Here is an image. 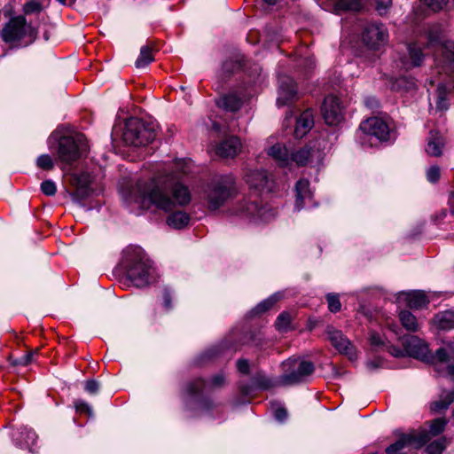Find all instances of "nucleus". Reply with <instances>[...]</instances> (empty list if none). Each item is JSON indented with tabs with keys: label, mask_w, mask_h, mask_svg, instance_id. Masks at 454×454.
<instances>
[{
	"label": "nucleus",
	"mask_w": 454,
	"mask_h": 454,
	"mask_svg": "<svg viewBox=\"0 0 454 454\" xmlns=\"http://www.w3.org/2000/svg\"><path fill=\"white\" fill-rule=\"evenodd\" d=\"M291 321L290 314L283 312L278 317L275 325L278 331L286 332L289 328Z\"/></svg>",
	"instance_id": "nucleus-37"
},
{
	"label": "nucleus",
	"mask_w": 454,
	"mask_h": 454,
	"mask_svg": "<svg viewBox=\"0 0 454 454\" xmlns=\"http://www.w3.org/2000/svg\"><path fill=\"white\" fill-rule=\"evenodd\" d=\"M236 214L243 217L251 218L254 222H268L276 215L272 208L259 207L254 202L247 201L240 206Z\"/></svg>",
	"instance_id": "nucleus-12"
},
{
	"label": "nucleus",
	"mask_w": 454,
	"mask_h": 454,
	"mask_svg": "<svg viewBox=\"0 0 454 454\" xmlns=\"http://www.w3.org/2000/svg\"><path fill=\"white\" fill-rule=\"evenodd\" d=\"M122 264L134 286L144 287L150 283L153 270V263L141 247H128L124 251Z\"/></svg>",
	"instance_id": "nucleus-2"
},
{
	"label": "nucleus",
	"mask_w": 454,
	"mask_h": 454,
	"mask_svg": "<svg viewBox=\"0 0 454 454\" xmlns=\"http://www.w3.org/2000/svg\"><path fill=\"white\" fill-rule=\"evenodd\" d=\"M407 304L411 309H422L427 306L429 300L423 291L403 293Z\"/></svg>",
	"instance_id": "nucleus-28"
},
{
	"label": "nucleus",
	"mask_w": 454,
	"mask_h": 454,
	"mask_svg": "<svg viewBox=\"0 0 454 454\" xmlns=\"http://www.w3.org/2000/svg\"><path fill=\"white\" fill-rule=\"evenodd\" d=\"M154 129L137 118L126 121L122 137L126 145L138 147L145 146L154 140Z\"/></svg>",
	"instance_id": "nucleus-6"
},
{
	"label": "nucleus",
	"mask_w": 454,
	"mask_h": 454,
	"mask_svg": "<svg viewBox=\"0 0 454 454\" xmlns=\"http://www.w3.org/2000/svg\"><path fill=\"white\" fill-rule=\"evenodd\" d=\"M365 104L370 108H373L374 106H378V103H377V101L374 98H368V99H366Z\"/></svg>",
	"instance_id": "nucleus-59"
},
{
	"label": "nucleus",
	"mask_w": 454,
	"mask_h": 454,
	"mask_svg": "<svg viewBox=\"0 0 454 454\" xmlns=\"http://www.w3.org/2000/svg\"><path fill=\"white\" fill-rule=\"evenodd\" d=\"M296 202L295 208L301 210L304 207H313L316 203L313 202V195L309 190V183L306 179H301L296 183Z\"/></svg>",
	"instance_id": "nucleus-16"
},
{
	"label": "nucleus",
	"mask_w": 454,
	"mask_h": 454,
	"mask_svg": "<svg viewBox=\"0 0 454 454\" xmlns=\"http://www.w3.org/2000/svg\"><path fill=\"white\" fill-rule=\"evenodd\" d=\"M437 92H438V98H437V102H436L437 108L440 110H444L447 108V104H446L447 89H446L445 85L442 84V83L439 84L437 86Z\"/></svg>",
	"instance_id": "nucleus-39"
},
{
	"label": "nucleus",
	"mask_w": 454,
	"mask_h": 454,
	"mask_svg": "<svg viewBox=\"0 0 454 454\" xmlns=\"http://www.w3.org/2000/svg\"><path fill=\"white\" fill-rule=\"evenodd\" d=\"M74 407H75V410L77 412L86 413L89 416H91V414H92V410H91L90 406L86 402H84L82 400L75 401Z\"/></svg>",
	"instance_id": "nucleus-46"
},
{
	"label": "nucleus",
	"mask_w": 454,
	"mask_h": 454,
	"mask_svg": "<svg viewBox=\"0 0 454 454\" xmlns=\"http://www.w3.org/2000/svg\"><path fill=\"white\" fill-rule=\"evenodd\" d=\"M402 325L408 331L416 332L419 328V323L416 317L408 310H402L399 314Z\"/></svg>",
	"instance_id": "nucleus-33"
},
{
	"label": "nucleus",
	"mask_w": 454,
	"mask_h": 454,
	"mask_svg": "<svg viewBox=\"0 0 454 454\" xmlns=\"http://www.w3.org/2000/svg\"><path fill=\"white\" fill-rule=\"evenodd\" d=\"M284 373L280 377L283 385H296L307 381L315 371L312 362L290 358L282 364Z\"/></svg>",
	"instance_id": "nucleus-7"
},
{
	"label": "nucleus",
	"mask_w": 454,
	"mask_h": 454,
	"mask_svg": "<svg viewBox=\"0 0 454 454\" xmlns=\"http://www.w3.org/2000/svg\"><path fill=\"white\" fill-rule=\"evenodd\" d=\"M391 0H375L376 10L380 15L387 12L391 6Z\"/></svg>",
	"instance_id": "nucleus-47"
},
{
	"label": "nucleus",
	"mask_w": 454,
	"mask_h": 454,
	"mask_svg": "<svg viewBox=\"0 0 454 454\" xmlns=\"http://www.w3.org/2000/svg\"><path fill=\"white\" fill-rule=\"evenodd\" d=\"M41 9H42L41 4H39L38 2H35V1L28 2V3L25 4V5L23 7V10H24L25 13H27V14L39 12L41 11Z\"/></svg>",
	"instance_id": "nucleus-50"
},
{
	"label": "nucleus",
	"mask_w": 454,
	"mask_h": 454,
	"mask_svg": "<svg viewBox=\"0 0 454 454\" xmlns=\"http://www.w3.org/2000/svg\"><path fill=\"white\" fill-rule=\"evenodd\" d=\"M316 151L311 146H305L295 151H291L290 167L293 164L305 166L315 156Z\"/></svg>",
	"instance_id": "nucleus-25"
},
{
	"label": "nucleus",
	"mask_w": 454,
	"mask_h": 454,
	"mask_svg": "<svg viewBox=\"0 0 454 454\" xmlns=\"http://www.w3.org/2000/svg\"><path fill=\"white\" fill-rule=\"evenodd\" d=\"M190 216L183 211H176L169 215L167 223L175 229H182L189 224Z\"/></svg>",
	"instance_id": "nucleus-31"
},
{
	"label": "nucleus",
	"mask_w": 454,
	"mask_h": 454,
	"mask_svg": "<svg viewBox=\"0 0 454 454\" xmlns=\"http://www.w3.org/2000/svg\"><path fill=\"white\" fill-rule=\"evenodd\" d=\"M408 56L401 59L403 68L410 69L414 67H419L422 64L425 54L422 49L417 43H411L406 45Z\"/></svg>",
	"instance_id": "nucleus-21"
},
{
	"label": "nucleus",
	"mask_w": 454,
	"mask_h": 454,
	"mask_svg": "<svg viewBox=\"0 0 454 454\" xmlns=\"http://www.w3.org/2000/svg\"><path fill=\"white\" fill-rule=\"evenodd\" d=\"M329 340L332 345L340 353L352 358L355 356L354 347L349 340L345 337L341 332L335 329L328 330Z\"/></svg>",
	"instance_id": "nucleus-19"
},
{
	"label": "nucleus",
	"mask_w": 454,
	"mask_h": 454,
	"mask_svg": "<svg viewBox=\"0 0 454 454\" xmlns=\"http://www.w3.org/2000/svg\"><path fill=\"white\" fill-rule=\"evenodd\" d=\"M240 151V140L234 136L225 138L215 147V153L221 158H234Z\"/></svg>",
	"instance_id": "nucleus-18"
},
{
	"label": "nucleus",
	"mask_w": 454,
	"mask_h": 454,
	"mask_svg": "<svg viewBox=\"0 0 454 454\" xmlns=\"http://www.w3.org/2000/svg\"><path fill=\"white\" fill-rule=\"evenodd\" d=\"M445 449V440L439 439L433 442H431L427 447V452L428 454H442L443 450Z\"/></svg>",
	"instance_id": "nucleus-41"
},
{
	"label": "nucleus",
	"mask_w": 454,
	"mask_h": 454,
	"mask_svg": "<svg viewBox=\"0 0 454 454\" xmlns=\"http://www.w3.org/2000/svg\"><path fill=\"white\" fill-rule=\"evenodd\" d=\"M453 401L454 392L443 391L440 396V399L431 403V410L435 412H440L446 410Z\"/></svg>",
	"instance_id": "nucleus-32"
},
{
	"label": "nucleus",
	"mask_w": 454,
	"mask_h": 454,
	"mask_svg": "<svg viewBox=\"0 0 454 454\" xmlns=\"http://www.w3.org/2000/svg\"><path fill=\"white\" fill-rule=\"evenodd\" d=\"M440 176V168L438 166H431L427 171V178L430 183H436Z\"/></svg>",
	"instance_id": "nucleus-45"
},
{
	"label": "nucleus",
	"mask_w": 454,
	"mask_h": 454,
	"mask_svg": "<svg viewBox=\"0 0 454 454\" xmlns=\"http://www.w3.org/2000/svg\"><path fill=\"white\" fill-rule=\"evenodd\" d=\"M424 3L429 10L437 12L444 9L449 0H424Z\"/></svg>",
	"instance_id": "nucleus-40"
},
{
	"label": "nucleus",
	"mask_w": 454,
	"mask_h": 454,
	"mask_svg": "<svg viewBox=\"0 0 454 454\" xmlns=\"http://www.w3.org/2000/svg\"><path fill=\"white\" fill-rule=\"evenodd\" d=\"M444 144V138L439 131L431 130L427 140L426 153L429 156L439 157L442 154Z\"/></svg>",
	"instance_id": "nucleus-23"
},
{
	"label": "nucleus",
	"mask_w": 454,
	"mask_h": 454,
	"mask_svg": "<svg viewBox=\"0 0 454 454\" xmlns=\"http://www.w3.org/2000/svg\"><path fill=\"white\" fill-rule=\"evenodd\" d=\"M333 11L340 14L344 12H359L363 8L361 0H333Z\"/></svg>",
	"instance_id": "nucleus-29"
},
{
	"label": "nucleus",
	"mask_w": 454,
	"mask_h": 454,
	"mask_svg": "<svg viewBox=\"0 0 454 454\" xmlns=\"http://www.w3.org/2000/svg\"><path fill=\"white\" fill-rule=\"evenodd\" d=\"M16 441L20 448L28 449L32 453L35 451L34 446L37 442V435L34 430L26 427H22L20 432V436L16 438Z\"/></svg>",
	"instance_id": "nucleus-26"
},
{
	"label": "nucleus",
	"mask_w": 454,
	"mask_h": 454,
	"mask_svg": "<svg viewBox=\"0 0 454 454\" xmlns=\"http://www.w3.org/2000/svg\"><path fill=\"white\" fill-rule=\"evenodd\" d=\"M75 2V0H63V4L71 5Z\"/></svg>",
	"instance_id": "nucleus-60"
},
{
	"label": "nucleus",
	"mask_w": 454,
	"mask_h": 454,
	"mask_svg": "<svg viewBox=\"0 0 454 454\" xmlns=\"http://www.w3.org/2000/svg\"><path fill=\"white\" fill-rule=\"evenodd\" d=\"M388 39L387 27L381 23H369L362 32L363 43L371 50H379Z\"/></svg>",
	"instance_id": "nucleus-10"
},
{
	"label": "nucleus",
	"mask_w": 454,
	"mask_h": 454,
	"mask_svg": "<svg viewBox=\"0 0 454 454\" xmlns=\"http://www.w3.org/2000/svg\"><path fill=\"white\" fill-rule=\"evenodd\" d=\"M274 417L279 422H284L287 419V411L282 406H278L274 411Z\"/></svg>",
	"instance_id": "nucleus-51"
},
{
	"label": "nucleus",
	"mask_w": 454,
	"mask_h": 454,
	"mask_svg": "<svg viewBox=\"0 0 454 454\" xmlns=\"http://www.w3.org/2000/svg\"><path fill=\"white\" fill-rule=\"evenodd\" d=\"M434 325L444 331L454 329V311L444 310L438 312L433 318Z\"/></svg>",
	"instance_id": "nucleus-27"
},
{
	"label": "nucleus",
	"mask_w": 454,
	"mask_h": 454,
	"mask_svg": "<svg viewBox=\"0 0 454 454\" xmlns=\"http://www.w3.org/2000/svg\"><path fill=\"white\" fill-rule=\"evenodd\" d=\"M223 69L227 70V63L223 64Z\"/></svg>",
	"instance_id": "nucleus-64"
},
{
	"label": "nucleus",
	"mask_w": 454,
	"mask_h": 454,
	"mask_svg": "<svg viewBox=\"0 0 454 454\" xmlns=\"http://www.w3.org/2000/svg\"><path fill=\"white\" fill-rule=\"evenodd\" d=\"M41 191L46 196H53L57 192L56 184L51 180H45L41 184Z\"/></svg>",
	"instance_id": "nucleus-44"
},
{
	"label": "nucleus",
	"mask_w": 454,
	"mask_h": 454,
	"mask_svg": "<svg viewBox=\"0 0 454 454\" xmlns=\"http://www.w3.org/2000/svg\"><path fill=\"white\" fill-rule=\"evenodd\" d=\"M443 29L441 25L434 24L428 27L427 40L430 44L441 43Z\"/></svg>",
	"instance_id": "nucleus-35"
},
{
	"label": "nucleus",
	"mask_w": 454,
	"mask_h": 454,
	"mask_svg": "<svg viewBox=\"0 0 454 454\" xmlns=\"http://www.w3.org/2000/svg\"><path fill=\"white\" fill-rule=\"evenodd\" d=\"M153 60L152 50L148 46H143L140 50V54L136 60V67L137 68L145 67Z\"/></svg>",
	"instance_id": "nucleus-34"
},
{
	"label": "nucleus",
	"mask_w": 454,
	"mask_h": 454,
	"mask_svg": "<svg viewBox=\"0 0 454 454\" xmlns=\"http://www.w3.org/2000/svg\"><path fill=\"white\" fill-rule=\"evenodd\" d=\"M241 104V98L238 97L234 93L223 95L217 100V105L219 107L231 112H234L239 109Z\"/></svg>",
	"instance_id": "nucleus-30"
},
{
	"label": "nucleus",
	"mask_w": 454,
	"mask_h": 454,
	"mask_svg": "<svg viewBox=\"0 0 454 454\" xmlns=\"http://www.w3.org/2000/svg\"><path fill=\"white\" fill-rule=\"evenodd\" d=\"M245 180L251 189L262 192H270L273 189V181L265 170H248Z\"/></svg>",
	"instance_id": "nucleus-14"
},
{
	"label": "nucleus",
	"mask_w": 454,
	"mask_h": 454,
	"mask_svg": "<svg viewBox=\"0 0 454 454\" xmlns=\"http://www.w3.org/2000/svg\"><path fill=\"white\" fill-rule=\"evenodd\" d=\"M214 128H215V129H219V126H218V125H216V124H214Z\"/></svg>",
	"instance_id": "nucleus-63"
},
{
	"label": "nucleus",
	"mask_w": 454,
	"mask_h": 454,
	"mask_svg": "<svg viewBox=\"0 0 454 454\" xmlns=\"http://www.w3.org/2000/svg\"><path fill=\"white\" fill-rule=\"evenodd\" d=\"M237 368L241 373L247 374L249 372V364L246 359H239L237 362Z\"/></svg>",
	"instance_id": "nucleus-55"
},
{
	"label": "nucleus",
	"mask_w": 454,
	"mask_h": 454,
	"mask_svg": "<svg viewBox=\"0 0 454 454\" xmlns=\"http://www.w3.org/2000/svg\"><path fill=\"white\" fill-rule=\"evenodd\" d=\"M88 150V143L83 134L64 136L59 140L58 159L64 165H71L79 160Z\"/></svg>",
	"instance_id": "nucleus-5"
},
{
	"label": "nucleus",
	"mask_w": 454,
	"mask_h": 454,
	"mask_svg": "<svg viewBox=\"0 0 454 454\" xmlns=\"http://www.w3.org/2000/svg\"><path fill=\"white\" fill-rule=\"evenodd\" d=\"M84 389L90 395H95L99 390V383L95 380H89L84 384Z\"/></svg>",
	"instance_id": "nucleus-49"
},
{
	"label": "nucleus",
	"mask_w": 454,
	"mask_h": 454,
	"mask_svg": "<svg viewBox=\"0 0 454 454\" xmlns=\"http://www.w3.org/2000/svg\"><path fill=\"white\" fill-rule=\"evenodd\" d=\"M279 299L278 294H274L270 298L264 300L260 302L254 309V311L258 314L268 310Z\"/></svg>",
	"instance_id": "nucleus-38"
},
{
	"label": "nucleus",
	"mask_w": 454,
	"mask_h": 454,
	"mask_svg": "<svg viewBox=\"0 0 454 454\" xmlns=\"http://www.w3.org/2000/svg\"><path fill=\"white\" fill-rule=\"evenodd\" d=\"M314 125V114L311 109L305 110L298 118L294 135L297 138L303 137Z\"/></svg>",
	"instance_id": "nucleus-24"
},
{
	"label": "nucleus",
	"mask_w": 454,
	"mask_h": 454,
	"mask_svg": "<svg viewBox=\"0 0 454 454\" xmlns=\"http://www.w3.org/2000/svg\"><path fill=\"white\" fill-rule=\"evenodd\" d=\"M163 299H164V306L167 309H170L171 308V297H170V293L168 290H165L164 294H163Z\"/></svg>",
	"instance_id": "nucleus-57"
},
{
	"label": "nucleus",
	"mask_w": 454,
	"mask_h": 454,
	"mask_svg": "<svg viewBox=\"0 0 454 454\" xmlns=\"http://www.w3.org/2000/svg\"><path fill=\"white\" fill-rule=\"evenodd\" d=\"M297 98V90L294 80L289 76L279 78L277 104L278 106H287Z\"/></svg>",
	"instance_id": "nucleus-15"
},
{
	"label": "nucleus",
	"mask_w": 454,
	"mask_h": 454,
	"mask_svg": "<svg viewBox=\"0 0 454 454\" xmlns=\"http://www.w3.org/2000/svg\"><path fill=\"white\" fill-rule=\"evenodd\" d=\"M190 161L176 160L174 171H164L153 178L138 180L134 188L124 195V200L131 209H149L155 207L163 211H170L176 206H185L191 201V192L187 186L178 180V174H186Z\"/></svg>",
	"instance_id": "nucleus-1"
},
{
	"label": "nucleus",
	"mask_w": 454,
	"mask_h": 454,
	"mask_svg": "<svg viewBox=\"0 0 454 454\" xmlns=\"http://www.w3.org/2000/svg\"><path fill=\"white\" fill-rule=\"evenodd\" d=\"M406 355L421 361H429L432 358L427 344L417 336L410 335L403 340Z\"/></svg>",
	"instance_id": "nucleus-13"
},
{
	"label": "nucleus",
	"mask_w": 454,
	"mask_h": 454,
	"mask_svg": "<svg viewBox=\"0 0 454 454\" xmlns=\"http://www.w3.org/2000/svg\"><path fill=\"white\" fill-rule=\"evenodd\" d=\"M35 28L27 24L26 19L22 16L12 18L1 32L3 40L7 43H15L26 40L25 44H28L35 41Z\"/></svg>",
	"instance_id": "nucleus-8"
},
{
	"label": "nucleus",
	"mask_w": 454,
	"mask_h": 454,
	"mask_svg": "<svg viewBox=\"0 0 454 454\" xmlns=\"http://www.w3.org/2000/svg\"><path fill=\"white\" fill-rule=\"evenodd\" d=\"M387 349L389 352V354H391L393 356H395V357H401V356H407L406 352H405V348H403L402 349L395 346L390 345V346H387Z\"/></svg>",
	"instance_id": "nucleus-52"
},
{
	"label": "nucleus",
	"mask_w": 454,
	"mask_h": 454,
	"mask_svg": "<svg viewBox=\"0 0 454 454\" xmlns=\"http://www.w3.org/2000/svg\"><path fill=\"white\" fill-rule=\"evenodd\" d=\"M370 342L375 348L384 347L385 343L380 334L376 333H371Z\"/></svg>",
	"instance_id": "nucleus-53"
},
{
	"label": "nucleus",
	"mask_w": 454,
	"mask_h": 454,
	"mask_svg": "<svg viewBox=\"0 0 454 454\" xmlns=\"http://www.w3.org/2000/svg\"><path fill=\"white\" fill-rule=\"evenodd\" d=\"M225 382V376L223 373L215 375L208 383H206L203 380L199 379L194 382H192L187 387V392L189 395H193L202 392L207 387H220Z\"/></svg>",
	"instance_id": "nucleus-22"
},
{
	"label": "nucleus",
	"mask_w": 454,
	"mask_h": 454,
	"mask_svg": "<svg viewBox=\"0 0 454 454\" xmlns=\"http://www.w3.org/2000/svg\"><path fill=\"white\" fill-rule=\"evenodd\" d=\"M200 406L202 410L207 411L212 407V403L210 402L205 400V401L200 402Z\"/></svg>",
	"instance_id": "nucleus-58"
},
{
	"label": "nucleus",
	"mask_w": 454,
	"mask_h": 454,
	"mask_svg": "<svg viewBox=\"0 0 454 454\" xmlns=\"http://www.w3.org/2000/svg\"><path fill=\"white\" fill-rule=\"evenodd\" d=\"M446 424V419L442 418L435 419L431 422L429 431L422 429L403 434L395 443L387 448L386 452L387 454H398L406 447L419 449L427 443L432 436L441 434Z\"/></svg>",
	"instance_id": "nucleus-3"
},
{
	"label": "nucleus",
	"mask_w": 454,
	"mask_h": 454,
	"mask_svg": "<svg viewBox=\"0 0 454 454\" xmlns=\"http://www.w3.org/2000/svg\"><path fill=\"white\" fill-rule=\"evenodd\" d=\"M37 166L44 170H50L53 168V160L49 154H42L37 158Z\"/></svg>",
	"instance_id": "nucleus-43"
},
{
	"label": "nucleus",
	"mask_w": 454,
	"mask_h": 454,
	"mask_svg": "<svg viewBox=\"0 0 454 454\" xmlns=\"http://www.w3.org/2000/svg\"><path fill=\"white\" fill-rule=\"evenodd\" d=\"M434 359L438 362L437 370L442 371L443 367L446 370V374L454 377V344L446 348H439Z\"/></svg>",
	"instance_id": "nucleus-20"
},
{
	"label": "nucleus",
	"mask_w": 454,
	"mask_h": 454,
	"mask_svg": "<svg viewBox=\"0 0 454 454\" xmlns=\"http://www.w3.org/2000/svg\"><path fill=\"white\" fill-rule=\"evenodd\" d=\"M390 137V129L387 123L379 117H372L364 121L360 124V133L357 134V138L362 145L369 142L370 146L374 145L372 140L375 142L387 141Z\"/></svg>",
	"instance_id": "nucleus-9"
},
{
	"label": "nucleus",
	"mask_w": 454,
	"mask_h": 454,
	"mask_svg": "<svg viewBox=\"0 0 454 454\" xmlns=\"http://www.w3.org/2000/svg\"><path fill=\"white\" fill-rule=\"evenodd\" d=\"M257 385L262 389H268L274 386L273 381L270 379L262 377L257 380Z\"/></svg>",
	"instance_id": "nucleus-54"
},
{
	"label": "nucleus",
	"mask_w": 454,
	"mask_h": 454,
	"mask_svg": "<svg viewBox=\"0 0 454 454\" xmlns=\"http://www.w3.org/2000/svg\"><path fill=\"white\" fill-rule=\"evenodd\" d=\"M442 50H444V52L446 54V58L454 63V43L450 41L445 42L442 45Z\"/></svg>",
	"instance_id": "nucleus-48"
},
{
	"label": "nucleus",
	"mask_w": 454,
	"mask_h": 454,
	"mask_svg": "<svg viewBox=\"0 0 454 454\" xmlns=\"http://www.w3.org/2000/svg\"><path fill=\"white\" fill-rule=\"evenodd\" d=\"M326 300L328 302V308L330 311L335 313L340 310L341 304L339 299V295L335 294H328L326 295Z\"/></svg>",
	"instance_id": "nucleus-42"
},
{
	"label": "nucleus",
	"mask_w": 454,
	"mask_h": 454,
	"mask_svg": "<svg viewBox=\"0 0 454 454\" xmlns=\"http://www.w3.org/2000/svg\"><path fill=\"white\" fill-rule=\"evenodd\" d=\"M33 356H34V353H28L23 356H21L19 360V364H21V365H27L28 364H30L33 360Z\"/></svg>",
	"instance_id": "nucleus-56"
},
{
	"label": "nucleus",
	"mask_w": 454,
	"mask_h": 454,
	"mask_svg": "<svg viewBox=\"0 0 454 454\" xmlns=\"http://www.w3.org/2000/svg\"><path fill=\"white\" fill-rule=\"evenodd\" d=\"M263 1L270 5H274L277 3V0H263Z\"/></svg>",
	"instance_id": "nucleus-61"
},
{
	"label": "nucleus",
	"mask_w": 454,
	"mask_h": 454,
	"mask_svg": "<svg viewBox=\"0 0 454 454\" xmlns=\"http://www.w3.org/2000/svg\"><path fill=\"white\" fill-rule=\"evenodd\" d=\"M236 192L235 177L229 174L214 178L203 192V199L210 210L220 208Z\"/></svg>",
	"instance_id": "nucleus-4"
},
{
	"label": "nucleus",
	"mask_w": 454,
	"mask_h": 454,
	"mask_svg": "<svg viewBox=\"0 0 454 454\" xmlns=\"http://www.w3.org/2000/svg\"><path fill=\"white\" fill-rule=\"evenodd\" d=\"M207 355H208V356H210V357H211V356H215V350H213V349H212V350H208Z\"/></svg>",
	"instance_id": "nucleus-62"
},
{
	"label": "nucleus",
	"mask_w": 454,
	"mask_h": 454,
	"mask_svg": "<svg viewBox=\"0 0 454 454\" xmlns=\"http://www.w3.org/2000/svg\"><path fill=\"white\" fill-rule=\"evenodd\" d=\"M392 88L395 90H409L415 88V82L412 79L399 77L395 81Z\"/></svg>",
	"instance_id": "nucleus-36"
},
{
	"label": "nucleus",
	"mask_w": 454,
	"mask_h": 454,
	"mask_svg": "<svg viewBox=\"0 0 454 454\" xmlns=\"http://www.w3.org/2000/svg\"><path fill=\"white\" fill-rule=\"evenodd\" d=\"M322 114L328 125H338L344 118V106L340 99L333 95L327 96L322 106Z\"/></svg>",
	"instance_id": "nucleus-11"
},
{
	"label": "nucleus",
	"mask_w": 454,
	"mask_h": 454,
	"mask_svg": "<svg viewBox=\"0 0 454 454\" xmlns=\"http://www.w3.org/2000/svg\"><path fill=\"white\" fill-rule=\"evenodd\" d=\"M266 153L280 167H290L291 150L283 143H275L266 148Z\"/></svg>",
	"instance_id": "nucleus-17"
}]
</instances>
